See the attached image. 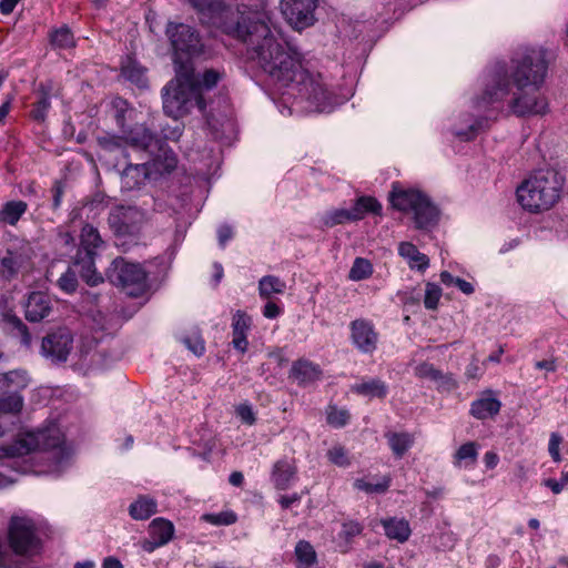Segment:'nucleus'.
I'll use <instances>...</instances> for the list:
<instances>
[{
  "label": "nucleus",
  "instance_id": "nucleus-1",
  "mask_svg": "<svg viewBox=\"0 0 568 568\" xmlns=\"http://www.w3.org/2000/svg\"><path fill=\"white\" fill-rule=\"evenodd\" d=\"M199 14L207 17L223 33L245 45L246 59L255 62L282 87H293L297 93L315 104L325 105L331 92L320 73L312 72L301 53L285 48L267 23L255 13L232 10L223 0H185Z\"/></svg>",
  "mask_w": 568,
  "mask_h": 568
},
{
  "label": "nucleus",
  "instance_id": "nucleus-2",
  "mask_svg": "<svg viewBox=\"0 0 568 568\" xmlns=\"http://www.w3.org/2000/svg\"><path fill=\"white\" fill-rule=\"evenodd\" d=\"M554 59V53L544 47L527 48L517 52L511 58L509 68L496 73L493 84L485 90L481 100L487 104H494L511 95L508 105L514 114H545L548 101L541 93V88Z\"/></svg>",
  "mask_w": 568,
  "mask_h": 568
},
{
  "label": "nucleus",
  "instance_id": "nucleus-3",
  "mask_svg": "<svg viewBox=\"0 0 568 568\" xmlns=\"http://www.w3.org/2000/svg\"><path fill=\"white\" fill-rule=\"evenodd\" d=\"M562 183L554 171H537L517 187V200L523 209L539 213L550 210L560 199Z\"/></svg>",
  "mask_w": 568,
  "mask_h": 568
},
{
  "label": "nucleus",
  "instance_id": "nucleus-4",
  "mask_svg": "<svg viewBox=\"0 0 568 568\" xmlns=\"http://www.w3.org/2000/svg\"><path fill=\"white\" fill-rule=\"evenodd\" d=\"M165 36L173 51L174 69L190 74L194 71L193 60L206 53L199 30L183 22L170 21L165 27Z\"/></svg>",
  "mask_w": 568,
  "mask_h": 568
},
{
  "label": "nucleus",
  "instance_id": "nucleus-5",
  "mask_svg": "<svg viewBox=\"0 0 568 568\" xmlns=\"http://www.w3.org/2000/svg\"><path fill=\"white\" fill-rule=\"evenodd\" d=\"M193 80L194 71L187 74L175 70V79L168 83L163 94L165 114L173 119H180L189 114L194 106L201 111L205 110L206 101L203 94L197 92Z\"/></svg>",
  "mask_w": 568,
  "mask_h": 568
},
{
  "label": "nucleus",
  "instance_id": "nucleus-6",
  "mask_svg": "<svg viewBox=\"0 0 568 568\" xmlns=\"http://www.w3.org/2000/svg\"><path fill=\"white\" fill-rule=\"evenodd\" d=\"M389 202L400 212H412L416 229H429L438 221V210L420 191L394 187L389 194Z\"/></svg>",
  "mask_w": 568,
  "mask_h": 568
},
{
  "label": "nucleus",
  "instance_id": "nucleus-7",
  "mask_svg": "<svg viewBox=\"0 0 568 568\" xmlns=\"http://www.w3.org/2000/svg\"><path fill=\"white\" fill-rule=\"evenodd\" d=\"M7 540L12 555L30 559L40 554L42 540L34 521L28 517L12 516L7 528Z\"/></svg>",
  "mask_w": 568,
  "mask_h": 568
},
{
  "label": "nucleus",
  "instance_id": "nucleus-8",
  "mask_svg": "<svg viewBox=\"0 0 568 568\" xmlns=\"http://www.w3.org/2000/svg\"><path fill=\"white\" fill-rule=\"evenodd\" d=\"M64 436L57 427L39 429L19 435L12 443L0 445V459L14 458L33 450H50L61 447Z\"/></svg>",
  "mask_w": 568,
  "mask_h": 568
},
{
  "label": "nucleus",
  "instance_id": "nucleus-9",
  "mask_svg": "<svg viewBox=\"0 0 568 568\" xmlns=\"http://www.w3.org/2000/svg\"><path fill=\"white\" fill-rule=\"evenodd\" d=\"M108 277L130 297H140L149 288L148 273L141 264L128 262L123 257L113 260Z\"/></svg>",
  "mask_w": 568,
  "mask_h": 568
},
{
  "label": "nucleus",
  "instance_id": "nucleus-10",
  "mask_svg": "<svg viewBox=\"0 0 568 568\" xmlns=\"http://www.w3.org/2000/svg\"><path fill=\"white\" fill-rule=\"evenodd\" d=\"M32 247L29 242L13 239L3 256L0 257V275L8 281L18 276L21 270L30 266L32 261Z\"/></svg>",
  "mask_w": 568,
  "mask_h": 568
},
{
  "label": "nucleus",
  "instance_id": "nucleus-11",
  "mask_svg": "<svg viewBox=\"0 0 568 568\" xmlns=\"http://www.w3.org/2000/svg\"><path fill=\"white\" fill-rule=\"evenodd\" d=\"M143 222L142 212L133 206H118L113 209L108 217V223L115 235H135Z\"/></svg>",
  "mask_w": 568,
  "mask_h": 568
},
{
  "label": "nucleus",
  "instance_id": "nucleus-12",
  "mask_svg": "<svg viewBox=\"0 0 568 568\" xmlns=\"http://www.w3.org/2000/svg\"><path fill=\"white\" fill-rule=\"evenodd\" d=\"M316 0H282V10L288 22L295 28L303 29L314 23Z\"/></svg>",
  "mask_w": 568,
  "mask_h": 568
},
{
  "label": "nucleus",
  "instance_id": "nucleus-13",
  "mask_svg": "<svg viewBox=\"0 0 568 568\" xmlns=\"http://www.w3.org/2000/svg\"><path fill=\"white\" fill-rule=\"evenodd\" d=\"M351 338L354 345L363 353H373L377 348L379 334L372 321L356 318L349 324Z\"/></svg>",
  "mask_w": 568,
  "mask_h": 568
},
{
  "label": "nucleus",
  "instance_id": "nucleus-14",
  "mask_svg": "<svg viewBox=\"0 0 568 568\" xmlns=\"http://www.w3.org/2000/svg\"><path fill=\"white\" fill-rule=\"evenodd\" d=\"M73 337L69 329L59 328L42 339V351L54 361L64 362L72 348Z\"/></svg>",
  "mask_w": 568,
  "mask_h": 568
},
{
  "label": "nucleus",
  "instance_id": "nucleus-15",
  "mask_svg": "<svg viewBox=\"0 0 568 568\" xmlns=\"http://www.w3.org/2000/svg\"><path fill=\"white\" fill-rule=\"evenodd\" d=\"M23 398L20 394L7 393L0 395V437L3 436L21 413Z\"/></svg>",
  "mask_w": 568,
  "mask_h": 568
},
{
  "label": "nucleus",
  "instance_id": "nucleus-16",
  "mask_svg": "<svg viewBox=\"0 0 568 568\" xmlns=\"http://www.w3.org/2000/svg\"><path fill=\"white\" fill-rule=\"evenodd\" d=\"M52 312V302L43 292H32L26 303V318L29 322H40Z\"/></svg>",
  "mask_w": 568,
  "mask_h": 568
},
{
  "label": "nucleus",
  "instance_id": "nucleus-17",
  "mask_svg": "<svg viewBox=\"0 0 568 568\" xmlns=\"http://www.w3.org/2000/svg\"><path fill=\"white\" fill-rule=\"evenodd\" d=\"M73 267L80 277L90 286H97L103 283V277L95 268V255L74 254Z\"/></svg>",
  "mask_w": 568,
  "mask_h": 568
},
{
  "label": "nucleus",
  "instance_id": "nucleus-18",
  "mask_svg": "<svg viewBox=\"0 0 568 568\" xmlns=\"http://www.w3.org/2000/svg\"><path fill=\"white\" fill-rule=\"evenodd\" d=\"M124 134L125 145L136 150L148 151L151 146H155L159 142L158 136L145 125H136L131 130H122Z\"/></svg>",
  "mask_w": 568,
  "mask_h": 568
},
{
  "label": "nucleus",
  "instance_id": "nucleus-19",
  "mask_svg": "<svg viewBox=\"0 0 568 568\" xmlns=\"http://www.w3.org/2000/svg\"><path fill=\"white\" fill-rule=\"evenodd\" d=\"M252 325V318L244 311H237L233 316L232 323V344L234 348L246 352L248 346L247 332Z\"/></svg>",
  "mask_w": 568,
  "mask_h": 568
},
{
  "label": "nucleus",
  "instance_id": "nucleus-20",
  "mask_svg": "<svg viewBox=\"0 0 568 568\" xmlns=\"http://www.w3.org/2000/svg\"><path fill=\"white\" fill-rule=\"evenodd\" d=\"M322 376V369L317 364L307 359H297L293 363L290 377L300 385H305L318 381Z\"/></svg>",
  "mask_w": 568,
  "mask_h": 568
},
{
  "label": "nucleus",
  "instance_id": "nucleus-21",
  "mask_svg": "<svg viewBox=\"0 0 568 568\" xmlns=\"http://www.w3.org/2000/svg\"><path fill=\"white\" fill-rule=\"evenodd\" d=\"M103 244V240L97 227L87 223L82 226L80 233V245L75 254H90L97 255V250Z\"/></svg>",
  "mask_w": 568,
  "mask_h": 568
},
{
  "label": "nucleus",
  "instance_id": "nucleus-22",
  "mask_svg": "<svg viewBox=\"0 0 568 568\" xmlns=\"http://www.w3.org/2000/svg\"><path fill=\"white\" fill-rule=\"evenodd\" d=\"M28 374L23 369H13L7 373H0V392L3 394H19L28 386Z\"/></svg>",
  "mask_w": 568,
  "mask_h": 568
},
{
  "label": "nucleus",
  "instance_id": "nucleus-23",
  "mask_svg": "<svg viewBox=\"0 0 568 568\" xmlns=\"http://www.w3.org/2000/svg\"><path fill=\"white\" fill-rule=\"evenodd\" d=\"M149 532L153 539V546L145 549L151 551L154 547L163 546L172 539L174 526L171 521L164 518H155L150 524Z\"/></svg>",
  "mask_w": 568,
  "mask_h": 568
},
{
  "label": "nucleus",
  "instance_id": "nucleus-24",
  "mask_svg": "<svg viewBox=\"0 0 568 568\" xmlns=\"http://www.w3.org/2000/svg\"><path fill=\"white\" fill-rule=\"evenodd\" d=\"M121 75L138 85L144 88L148 85L146 69L142 67L132 55H128L121 63Z\"/></svg>",
  "mask_w": 568,
  "mask_h": 568
},
{
  "label": "nucleus",
  "instance_id": "nucleus-25",
  "mask_svg": "<svg viewBox=\"0 0 568 568\" xmlns=\"http://www.w3.org/2000/svg\"><path fill=\"white\" fill-rule=\"evenodd\" d=\"M500 407L501 403L491 396V392H487L471 404L470 414L477 419H486L497 415Z\"/></svg>",
  "mask_w": 568,
  "mask_h": 568
},
{
  "label": "nucleus",
  "instance_id": "nucleus-26",
  "mask_svg": "<svg viewBox=\"0 0 568 568\" xmlns=\"http://www.w3.org/2000/svg\"><path fill=\"white\" fill-rule=\"evenodd\" d=\"M381 524L384 527L385 535L389 539L397 540L398 542H402V544L408 540L412 530H410L409 524L406 519H404V518L398 519V518L393 517V518L382 519Z\"/></svg>",
  "mask_w": 568,
  "mask_h": 568
},
{
  "label": "nucleus",
  "instance_id": "nucleus-27",
  "mask_svg": "<svg viewBox=\"0 0 568 568\" xmlns=\"http://www.w3.org/2000/svg\"><path fill=\"white\" fill-rule=\"evenodd\" d=\"M398 253L402 257L408 261L410 268L425 271L429 265V258L427 255L419 252L417 246L410 242H400L398 245Z\"/></svg>",
  "mask_w": 568,
  "mask_h": 568
},
{
  "label": "nucleus",
  "instance_id": "nucleus-28",
  "mask_svg": "<svg viewBox=\"0 0 568 568\" xmlns=\"http://www.w3.org/2000/svg\"><path fill=\"white\" fill-rule=\"evenodd\" d=\"M387 444L394 456L398 459L403 458L405 453L414 444V435L407 432H387L385 433Z\"/></svg>",
  "mask_w": 568,
  "mask_h": 568
},
{
  "label": "nucleus",
  "instance_id": "nucleus-29",
  "mask_svg": "<svg viewBox=\"0 0 568 568\" xmlns=\"http://www.w3.org/2000/svg\"><path fill=\"white\" fill-rule=\"evenodd\" d=\"M351 390L357 395L384 399L387 395V385L381 379H367L354 384Z\"/></svg>",
  "mask_w": 568,
  "mask_h": 568
},
{
  "label": "nucleus",
  "instance_id": "nucleus-30",
  "mask_svg": "<svg viewBox=\"0 0 568 568\" xmlns=\"http://www.w3.org/2000/svg\"><path fill=\"white\" fill-rule=\"evenodd\" d=\"M355 221L363 220L366 214L382 215V204L374 196L363 195L356 199L351 207Z\"/></svg>",
  "mask_w": 568,
  "mask_h": 568
},
{
  "label": "nucleus",
  "instance_id": "nucleus-31",
  "mask_svg": "<svg viewBox=\"0 0 568 568\" xmlns=\"http://www.w3.org/2000/svg\"><path fill=\"white\" fill-rule=\"evenodd\" d=\"M158 505L153 498L140 496L129 507L130 516L135 520H145L156 513Z\"/></svg>",
  "mask_w": 568,
  "mask_h": 568
},
{
  "label": "nucleus",
  "instance_id": "nucleus-32",
  "mask_svg": "<svg viewBox=\"0 0 568 568\" xmlns=\"http://www.w3.org/2000/svg\"><path fill=\"white\" fill-rule=\"evenodd\" d=\"M285 290V282L277 276L266 275L258 281V295L262 300L275 298V294H283Z\"/></svg>",
  "mask_w": 568,
  "mask_h": 568
},
{
  "label": "nucleus",
  "instance_id": "nucleus-33",
  "mask_svg": "<svg viewBox=\"0 0 568 568\" xmlns=\"http://www.w3.org/2000/svg\"><path fill=\"white\" fill-rule=\"evenodd\" d=\"M28 204L24 201H9L0 210V221L14 226L27 212Z\"/></svg>",
  "mask_w": 568,
  "mask_h": 568
},
{
  "label": "nucleus",
  "instance_id": "nucleus-34",
  "mask_svg": "<svg viewBox=\"0 0 568 568\" xmlns=\"http://www.w3.org/2000/svg\"><path fill=\"white\" fill-rule=\"evenodd\" d=\"M50 44L54 49H73L77 45L73 32L68 26L53 29L49 32Z\"/></svg>",
  "mask_w": 568,
  "mask_h": 568
},
{
  "label": "nucleus",
  "instance_id": "nucleus-35",
  "mask_svg": "<svg viewBox=\"0 0 568 568\" xmlns=\"http://www.w3.org/2000/svg\"><path fill=\"white\" fill-rule=\"evenodd\" d=\"M3 322L9 326L10 334L20 338V342L23 345H29L31 343V334L29 332L28 326L13 313L3 314Z\"/></svg>",
  "mask_w": 568,
  "mask_h": 568
},
{
  "label": "nucleus",
  "instance_id": "nucleus-36",
  "mask_svg": "<svg viewBox=\"0 0 568 568\" xmlns=\"http://www.w3.org/2000/svg\"><path fill=\"white\" fill-rule=\"evenodd\" d=\"M296 468L293 464H275L273 481L277 489H287L295 479Z\"/></svg>",
  "mask_w": 568,
  "mask_h": 568
},
{
  "label": "nucleus",
  "instance_id": "nucleus-37",
  "mask_svg": "<svg viewBox=\"0 0 568 568\" xmlns=\"http://www.w3.org/2000/svg\"><path fill=\"white\" fill-rule=\"evenodd\" d=\"M390 478L383 476L379 478L372 477L369 479H356L355 488L364 490L367 494H383L389 488Z\"/></svg>",
  "mask_w": 568,
  "mask_h": 568
},
{
  "label": "nucleus",
  "instance_id": "nucleus-38",
  "mask_svg": "<svg viewBox=\"0 0 568 568\" xmlns=\"http://www.w3.org/2000/svg\"><path fill=\"white\" fill-rule=\"evenodd\" d=\"M297 568H310L316 562V551L306 540H300L295 546Z\"/></svg>",
  "mask_w": 568,
  "mask_h": 568
},
{
  "label": "nucleus",
  "instance_id": "nucleus-39",
  "mask_svg": "<svg viewBox=\"0 0 568 568\" xmlns=\"http://www.w3.org/2000/svg\"><path fill=\"white\" fill-rule=\"evenodd\" d=\"M225 77L224 70L206 69L201 78L194 75V83L197 87V92L203 94V90H211Z\"/></svg>",
  "mask_w": 568,
  "mask_h": 568
},
{
  "label": "nucleus",
  "instance_id": "nucleus-40",
  "mask_svg": "<svg viewBox=\"0 0 568 568\" xmlns=\"http://www.w3.org/2000/svg\"><path fill=\"white\" fill-rule=\"evenodd\" d=\"M351 222H356L355 219H353V213L351 209H336L327 212L323 216V224L326 227H334L336 225Z\"/></svg>",
  "mask_w": 568,
  "mask_h": 568
},
{
  "label": "nucleus",
  "instance_id": "nucleus-41",
  "mask_svg": "<svg viewBox=\"0 0 568 568\" xmlns=\"http://www.w3.org/2000/svg\"><path fill=\"white\" fill-rule=\"evenodd\" d=\"M351 419V414L345 408H338L336 405H328L326 408V422L335 428L344 427Z\"/></svg>",
  "mask_w": 568,
  "mask_h": 568
},
{
  "label": "nucleus",
  "instance_id": "nucleus-42",
  "mask_svg": "<svg viewBox=\"0 0 568 568\" xmlns=\"http://www.w3.org/2000/svg\"><path fill=\"white\" fill-rule=\"evenodd\" d=\"M373 274L372 263L363 257H356L351 267L348 277L352 281H362L371 277Z\"/></svg>",
  "mask_w": 568,
  "mask_h": 568
},
{
  "label": "nucleus",
  "instance_id": "nucleus-43",
  "mask_svg": "<svg viewBox=\"0 0 568 568\" xmlns=\"http://www.w3.org/2000/svg\"><path fill=\"white\" fill-rule=\"evenodd\" d=\"M111 108L113 110V116L116 121L118 126L121 130H124L126 124V114L129 112H132L133 109L130 108L129 102L121 97H115L112 99Z\"/></svg>",
  "mask_w": 568,
  "mask_h": 568
},
{
  "label": "nucleus",
  "instance_id": "nucleus-44",
  "mask_svg": "<svg viewBox=\"0 0 568 568\" xmlns=\"http://www.w3.org/2000/svg\"><path fill=\"white\" fill-rule=\"evenodd\" d=\"M55 246L61 250L63 255H70L73 251H77L74 236L65 230H59L55 237Z\"/></svg>",
  "mask_w": 568,
  "mask_h": 568
},
{
  "label": "nucleus",
  "instance_id": "nucleus-45",
  "mask_svg": "<svg viewBox=\"0 0 568 568\" xmlns=\"http://www.w3.org/2000/svg\"><path fill=\"white\" fill-rule=\"evenodd\" d=\"M202 519L214 526H230L236 523L237 516L232 510H225L219 514H204Z\"/></svg>",
  "mask_w": 568,
  "mask_h": 568
},
{
  "label": "nucleus",
  "instance_id": "nucleus-46",
  "mask_svg": "<svg viewBox=\"0 0 568 568\" xmlns=\"http://www.w3.org/2000/svg\"><path fill=\"white\" fill-rule=\"evenodd\" d=\"M442 297V288L434 284L427 283L425 288L424 305L427 310H436Z\"/></svg>",
  "mask_w": 568,
  "mask_h": 568
},
{
  "label": "nucleus",
  "instance_id": "nucleus-47",
  "mask_svg": "<svg viewBox=\"0 0 568 568\" xmlns=\"http://www.w3.org/2000/svg\"><path fill=\"white\" fill-rule=\"evenodd\" d=\"M59 287L68 293L72 294L78 288L77 271L69 268L58 281Z\"/></svg>",
  "mask_w": 568,
  "mask_h": 568
},
{
  "label": "nucleus",
  "instance_id": "nucleus-48",
  "mask_svg": "<svg viewBox=\"0 0 568 568\" xmlns=\"http://www.w3.org/2000/svg\"><path fill=\"white\" fill-rule=\"evenodd\" d=\"M99 145L106 150V151H113L115 149H122L125 145L124 134L123 135H103L98 138Z\"/></svg>",
  "mask_w": 568,
  "mask_h": 568
},
{
  "label": "nucleus",
  "instance_id": "nucleus-49",
  "mask_svg": "<svg viewBox=\"0 0 568 568\" xmlns=\"http://www.w3.org/2000/svg\"><path fill=\"white\" fill-rule=\"evenodd\" d=\"M415 375L422 379H430L435 382L440 376V371L432 363L423 362L415 367Z\"/></svg>",
  "mask_w": 568,
  "mask_h": 568
},
{
  "label": "nucleus",
  "instance_id": "nucleus-50",
  "mask_svg": "<svg viewBox=\"0 0 568 568\" xmlns=\"http://www.w3.org/2000/svg\"><path fill=\"white\" fill-rule=\"evenodd\" d=\"M363 526L355 520H347L342 524V530L339 537L349 542L354 537L361 535Z\"/></svg>",
  "mask_w": 568,
  "mask_h": 568
},
{
  "label": "nucleus",
  "instance_id": "nucleus-51",
  "mask_svg": "<svg viewBox=\"0 0 568 568\" xmlns=\"http://www.w3.org/2000/svg\"><path fill=\"white\" fill-rule=\"evenodd\" d=\"M266 303L262 310L263 316L268 320H274L283 313V306L280 298L264 300Z\"/></svg>",
  "mask_w": 568,
  "mask_h": 568
},
{
  "label": "nucleus",
  "instance_id": "nucleus-52",
  "mask_svg": "<svg viewBox=\"0 0 568 568\" xmlns=\"http://www.w3.org/2000/svg\"><path fill=\"white\" fill-rule=\"evenodd\" d=\"M49 108V98L45 94H43L36 103H33L31 116L37 121H44Z\"/></svg>",
  "mask_w": 568,
  "mask_h": 568
},
{
  "label": "nucleus",
  "instance_id": "nucleus-53",
  "mask_svg": "<svg viewBox=\"0 0 568 568\" xmlns=\"http://www.w3.org/2000/svg\"><path fill=\"white\" fill-rule=\"evenodd\" d=\"M437 383V388L443 392H452L458 387V384L452 373H443L440 371V376L435 379Z\"/></svg>",
  "mask_w": 568,
  "mask_h": 568
},
{
  "label": "nucleus",
  "instance_id": "nucleus-54",
  "mask_svg": "<svg viewBox=\"0 0 568 568\" xmlns=\"http://www.w3.org/2000/svg\"><path fill=\"white\" fill-rule=\"evenodd\" d=\"M455 457L459 460L463 459H476L477 457V445L476 443L469 442L459 447Z\"/></svg>",
  "mask_w": 568,
  "mask_h": 568
},
{
  "label": "nucleus",
  "instance_id": "nucleus-55",
  "mask_svg": "<svg viewBox=\"0 0 568 568\" xmlns=\"http://www.w3.org/2000/svg\"><path fill=\"white\" fill-rule=\"evenodd\" d=\"M562 443V438L560 435L552 433L549 440V454L555 462H560L561 456L559 454V446ZM562 459L568 460V452L567 456H564Z\"/></svg>",
  "mask_w": 568,
  "mask_h": 568
},
{
  "label": "nucleus",
  "instance_id": "nucleus-56",
  "mask_svg": "<svg viewBox=\"0 0 568 568\" xmlns=\"http://www.w3.org/2000/svg\"><path fill=\"white\" fill-rule=\"evenodd\" d=\"M236 414L241 418V420L247 425H253L256 422L255 414L250 405H239L236 407Z\"/></svg>",
  "mask_w": 568,
  "mask_h": 568
},
{
  "label": "nucleus",
  "instance_id": "nucleus-57",
  "mask_svg": "<svg viewBox=\"0 0 568 568\" xmlns=\"http://www.w3.org/2000/svg\"><path fill=\"white\" fill-rule=\"evenodd\" d=\"M64 183L60 180L54 181L51 193H52V207L58 210L61 205L62 196L64 194Z\"/></svg>",
  "mask_w": 568,
  "mask_h": 568
},
{
  "label": "nucleus",
  "instance_id": "nucleus-58",
  "mask_svg": "<svg viewBox=\"0 0 568 568\" xmlns=\"http://www.w3.org/2000/svg\"><path fill=\"white\" fill-rule=\"evenodd\" d=\"M480 125H481V122L476 121L468 126L467 131L458 130L455 132V134L457 138H459L463 141H471L476 138V135L480 129Z\"/></svg>",
  "mask_w": 568,
  "mask_h": 568
},
{
  "label": "nucleus",
  "instance_id": "nucleus-59",
  "mask_svg": "<svg viewBox=\"0 0 568 568\" xmlns=\"http://www.w3.org/2000/svg\"><path fill=\"white\" fill-rule=\"evenodd\" d=\"M184 344L191 349L195 355L200 356L204 353L205 346L204 342L199 336L185 337Z\"/></svg>",
  "mask_w": 568,
  "mask_h": 568
},
{
  "label": "nucleus",
  "instance_id": "nucleus-60",
  "mask_svg": "<svg viewBox=\"0 0 568 568\" xmlns=\"http://www.w3.org/2000/svg\"><path fill=\"white\" fill-rule=\"evenodd\" d=\"M176 165H178V160L173 152L164 153L163 164L159 160H156L158 170L162 169L163 171H165L168 173L173 171L176 168Z\"/></svg>",
  "mask_w": 568,
  "mask_h": 568
},
{
  "label": "nucleus",
  "instance_id": "nucleus-61",
  "mask_svg": "<svg viewBox=\"0 0 568 568\" xmlns=\"http://www.w3.org/2000/svg\"><path fill=\"white\" fill-rule=\"evenodd\" d=\"M484 371L480 367L478 361L473 358V361L466 367L465 376L467 379H479L483 375Z\"/></svg>",
  "mask_w": 568,
  "mask_h": 568
},
{
  "label": "nucleus",
  "instance_id": "nucleus-62",
  "mask_svg": "<svg viewBox=\"0 0 568 568\" xmlns=\"http://www.w3.org/2000/svg\"><path fill=\"white\" fill-rule=\"evenodd\" d=\"M535 366L537 369H544L546 372L554 373L557 371L558 367L557 358L551 357L548 359L538 361L536 362Z\"/></svg>",
  "mask_w": 568,
  "mask_h": 568
},
{
  "label": "nucleus",
  "instance_id": "nucleus-63",
  "mask_svg": "<svg viewBox=\"0 0 568 568\" xmlns=\"http://www.w3.org/2000/svg\"><path fill=\"white\" fill-rule=\"evenodd\" d=\"M300 500L301 496L297 493H294L290 496H282L278 503L283 509H288L293 504L298 503Z\"/></svg>",
  "mask_w": 568,
  "mask_h": 568
},
{
  "label": "nucleus",
  "instance_id": "nucleus-64",
  "mask_svg": "<svg viewBox=\"0 0 568 568\" xmlns=\"http://www.w3.org/2000/svg\"><path fill=\"white\" fill-rule=\"evenodd\" d=\"M102 568H123V565L115 557H106L103 560Z\"/></svg>",
  "mask_w": 568,
  "mask_h": 568
}]
</instances>
